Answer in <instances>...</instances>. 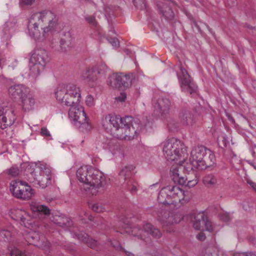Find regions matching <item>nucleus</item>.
Listing matches in <instances>:
<instances>
[{
    "instance_id": "obj_1",
    "label": "nucleus",
    "mask_w": 256,
    "mask_h": 256,
    "mask_svg": "<svg viewBox=\"0 0 256 256\" xmlns=\"http://www.w3.org/2000/svg\"><path fill=\"white\" fill-rule=\"evenodd\" d=\"M58 21L56 15L50 10L36 12L28 20V35L36 40H44L50 32L56 30Z\"/></svg>"
},
{
    "instance_id": "obj_2",
    "label": "nucleus",
    "mask_w": 256,
    "mask_h": 256,
    "mask_svg": "<svg viewBox=\"0 0 256 256\" xmlns=\"http://www.w3.org/2000/svg\"><path fill=\"white\" fill-rule=\"evenodd\" d=\"M78 180L84 184V190L92 195L100 192V189L106 182L103 174L99 170L89 166L80 168L76 172Z\"/></svg>"
},
{
    "instance_id": "obj_3",
    "label": "nucleus",
    "mask_w": 256,
    "mask_h": 256,
    "mask_svg": "<svg viewBox=\"0 0 256 256\" xmlns=\"http://www.w3.org/2000/svg\"><path fill=\"white\" fill-rule=\"evenodd\" d=\"M162 152L164 158L170 162H178L182 166L188 158L187 148L179 140L172 138L162 144Z\"/></svg>"
},
{
    "instance_id": "obj_4",
    "label": "nucleus",
    "mask_w": 256,
    "mask_h": 256,
    "mask_svg": "<svg viewBox=\"0 0 256 256\" xmlns=\"http://www.w3.org/2000/svg\"><path fill=\"white\" fill-rule=\"evenodd\" d=\"M138 120H134L130 116H125L120 119L118 124L114 130V136L121 140H130L139 132L140 128Z\"/></svg>"
},
{
    "instance_id": "obj_5",
    "label": "nucleus",
    "mask_w": 256,
    "mask_h": 256,
    "mask_svg": "<svg viewBox=\"0 0 256 256\" xmlns=\"http://www.w3.org/2000/svg\"><path fill=\"white\" fill-rule=\"evenodd\" d=\"M190 160L194 167L203 170L212 166L215 164L216 158L212 151L201 146L192 149Z\"/></svg>"
},
{
    "instance_id": "obj_6",
    "label": "nucleus",
    "mask_w": 256,
    "mask_h": 256,
    "mask_svg": "<svg viewBox=\"0 0 256 256\" xmlns=\"http://www.w3.org/2000/svg\"><path fill=\"white\" fill-rule=\"evenodd\" d=\"M56 100L66 106L78 104L80 100V90L75 84H69L59 86L56 92Z\"/></svg>"
},
{
    "instance_id": "obj_7",
    "label": "nucleus",
    "mask_w": 256,
    "mask_h": 256,
    "mask_svg": "<svg viewBox=\"0 0 256 256\" xmlns=\"http://www.w3.org/2000/svg\"><path fill=\"white\" fill-rule=\"evenodd\" d=\"M188 192L178 186H168L162 188L158 194V200L160 204H170L174 201L180 202L189 200Z\"/></svg>"
},
{
    "instance_id": "obj_8",
    "label": "nucleus",
    "mask_w": 256,
    "mask_h": 256,
    "mask_svg": "<svg viewBox=\"0 0 256 256\" xmlns=\"http://www.w3.org/2000/svg\"><path fill=\"white\" fill-rule=\"evenodd\" d=\"M126 232L133 236L134 240L140 242L141 244H148L151 243V240L148 236V234L156 238H158L162 236L160 230L150 224H145L143 229L136 226Z\"/></svg>"
},
{
    "instance_id": "obj_9",
    "label": "nucleus",
    "mask_w": 256,
    "mask_h": 256,
    "mask_svg": "<svg viewBox=\"0 0 256 256\" xmlns=\"http://www.w3.org/2000/svg\"><path fill=\"white\" fill-rule=\"evenodd\" d=\"M28 181L35 186L46 188L51 184L52 173L50 168L44 165L37 166L36 170L27 174Z\"/></svg>"
},
{
    "instance_id": "obj_10",
    "label": "nucleus",
    "mask_w": 256,
    "mask_h": 256,
    "mask_svg": "<svg viewBox=\"0 0 256 256\" xmlns=\"http://www.w3.org/2000/svg\"><path fill=\"white\" fill-rule=\"evenodd\" d=\"M47 62L48 55L46 50H38L34 51L30 58L29 76L36 78L44 70Z\"/></svg>"
},
{
    "instance_id": "obj_11",
    "label": "nucleus",
    "mask_w": 256,
    "mask_h": 256,
    "mask_svg": "<svg viewBox=\"0 0 256 256\" xmlns=\"http://www.w3.org/2000/svg\"><path fill=\"white\" fill-rule=\"evenodd\" d=\"M69 106L70 108L68 112V116L74 124L83 132L90 130L91 126L87 121L84 108L78 107V104Z\"/></svg>"
},
{
    "instance_id": "obj_12",
    "label": "nucleus",
    "mask_w": 256,
    "mask_h": 256,
    "mask_svg": "<svg viewBox=\"0 0 256 256\" xmlns=\"http://www.w3.org/2000/svg\"><path fill=\"white\" fill-rule=\"evenodd\" d=\"M10 190L17 198L29 200L34 194V190L26 182L14 180L10 183Z\"/></svg>"
},
{
    "instance_id": "obj_13",
    "label": "nucleus",
    "mask_w": 256,
    "mask_h": 256,
    "mask_svg": "<svg viewBox=\"0 0 256 256\" xmlns=\"http://www.w3.org/2000/svg\"><path fill=\"white\" fill-rule=\"evenodd\" d=\"M180 73L178 74L182 91L192 94L196 92L197 86L192 81L186 70L180 64L179 66Z\"/></svg>"
},
{
    "instance_id": "obj_14",
    "label": "nucleus",
    "mask_w": 256,
    "mask_h": 256,
    "mask_svg": "<svg viewBox=\"0 0 256 256\" xmlns=\"http://www.w3.org/2000/svg\"><path fill=\"white\" fill-rule=\"evenodd\" d=\"M132 74H116L109 77L108 84L113 88H128L132 84Z\"/></svg>"
},
{
    "instance_id": "obj_15",
    "label": "nucleus",
    "mask_w": 256,
    "mask_h": 256,
    "mask_svg": "<svg viewBox=\"0 0 256 256\" xmlns=\"http://www.w3.org/2000/svg\"><path fill=\"white\" fill-rule=\"evenodd\" d=\"M172 106V102L168 98H160L154 105V112L158 116L165 118L169 114Z\"/></svg>"
},
{
    "instance_id": "obj_16",
    "label": "nucleus",
    "mask_w": 256,
    "mask_h": 256,
    "mask_svg": "<svg viewBox=\"0 0 256 256\" xmlns=\"http://www.w3.org/2000/svg\"><path fill=\"white\" fill-rule=\"evenodd\" d=\"M181 220L182 218L178 214L168 210L162 211L158 216V220L164 228L177 224Z\"/></svg>"
},
{
    "instance_id": "obj_17",
    "label": "nucleus",
    "mask_w": 256,
    "mask_h": 256,
    "mask_svg": "<svg viewBox=\"0 0 256 256\" xmlns=\"http://www.w3.org/2000/svg\"><path fill=\"white\" fill-rule=\"evenodd\" d=\"M12 218L18 222L21 225L28 227L30 225V216L24 210L22 209L12 210L10 213Z\"/></svg>"
},
{
    "instance_id": "obj_18",
    "label": "nucleus",
    "mask_w": 256,
    "mask_h": 256,
    "mask_svg": "<svg viewBox=\"0 0 256 256\" xmlns=\"http://www.w3.org/2000/svg\"><path fill=\"white\" fill-rule=\"evenodd\" d=\"M183 168L182 166H172L170 169V176L175 184L184 186L186 184L188 180H192L190 176H186L181 174Z\"/></svg>"
},
{
    "instance_id": "obj_19",
    "label": "nucleus",
    "mask_w": 256,
    "mask_h": 256,
    "mask_svg": "<svg viewBox=\"0 0 256 256\" xmlns=\"http://www.w3.org/2000/svg\"><path fill=\"white\" fill-rule=\"evenodd\" d=\"M121 118L111 114L107 115L102 120V126L108 132L112 134L118 126L120 124Z\"/></svg>"
},
{
    "instance_id": "obj_20",
    "label": "nucleus",
    "mask_w": 256,
    "mask_h": 256,
    "mask_svg": "<svg viewBox=\"0 0 256 256\" xmlns=\"http://www.w3.org/2000/svg\"><path fill=\"white\" fill-rule=\"evenodd\" d=\"M9 96L13 99H20L28 94L30 90L28 88L22 84H18L12 86L8 88Z\"/></svg>"
},
{
    "instance_id": "obj_21",
    "label": "nucleus",
    "mask_w": 256,
    "mask_h": 256,
    "mask_svg": "<svg viewBox=\"0 0 256 256\" xmlns=\"http://www.w3.org/2000/svg\"><path fill=\"white\" fill-rule=\"evenodd\" d=\"M20 101L22 108L25 112L30 111L33 109L36 104L35 98L30 92L21 99Z\"/></svg>"
},
{
    "instance_id": "obj_22",
    "label": "nucleus",
    "mask_w": 256,
    "mask_h": 256,
    "mask_svg": "<svg viewBox=\"0 0 256 256\" xmlns=\"http://www.w3.org/2000/svg\"><path fill=\"white\" fill-rule=\"evenodd\" d=\"M80 76L82 80L88 83L94 82L97 80L96 72L92 66H90L84 70Z\"/></svg>"
},
{
    "instance_id": "obj_23",
    "label": "nucleus",
    "mask_w": 256,
    "mask_h": 256,
    "mask_svg": "<svg viewBox=\"0 0 256 256\" xmlns=\"http://www.w3.org/2000/svg\"><path fill=\"white\" fill-rule=\"evenodd\" d=\"M180 122L183 126H192L194 122V116L190 112L187 110H182L179 114Z\"/></svg>"
},
{
    "instance_id": "obj_24",
    "label": "nucleus",
    "mask_w": 256,
    "mask_h": 256,
    "mask_svg": "<svg viewBox=\"0 0 256 256\" xmlns=\"http://www.w3.org/2000/svg\"><path fill=\"white\" fill-rule=\"evenodd\" d=\"M206 215L204 212H199L194 214L193 226L194 229L198 230H204Z\"/></svg>"
},
{
    "instance_id": "obj_25",
    "label": "nucleus",
    "mask_w": 256,
    "mask_h": 256,
    "mask_svg": "<svg viewBox=\"0 0 256 256\" xmlns=\"http://www.w3.org/2000/svg\"><path fill=\"white\" fill-rule=\"evenodd\" d=\"M134 167L133 166H126L123 168L120 172V176L123 179L124 182H130L132 180V178L134 174Z\"/></svg>"
},
{
    "instance_id": "obj_26",
    "label": "nucleus",
    "mask_w": 256,
    "mask_h": 256,
    "mask_svg": "<svg viewBox=\"0 0 256 256\" xmlns=\"http://www.w3.org/2000/svg\"><path fill=\"white\" fill-rule=\"evenodd\" d=\"M76 236L78 240L86 243L90 248H94L96 244V242L95 240L90 238L88 235L83 232L76 234Z\"/></svg>"
},
{
    "instance_id": "obj_27",
    "label": "nucleus",
    "mask_w": 256,
    "mask_h": 256,
    "mask_svg": "<svg viewBox=\"0 0 256 256\" xmlns=\"http://www.w3.org/2000/svg\"><path fill=\"white\" fill-rule=\"evenodd\" d=\"M204 184L208 188L214 187L218 182L216 176L213 174H208L206 175L202 178Z\"/></svg>"
},
{
    "instance_id": "obj_28",
    "label": "nucleus",
    "mask_w": 256,
    "mask_h": 256,
    "mask_svg": "<svg viewBox=\"0 0 256 256\" xmlns=\"http://www.w3.org/2000/svg\"><path fill=\"white\" fill-rule=\"evenodd\" d=\"M31 210L34 212H41L45 215L50 214V210L45 205L38 204L32 202L30 204Z\"/></svg>"
},
{
    "instance_id": "obj_29",
    "label": "nucleus",
    "mask_w": 256,
    "mask_h": 256,
    "mask_svg": "<svg viewBox=\"0 0 256 256\" xmlns=\"http://www.w3.org/2000/svg\"><path fill=\"white\" fill-rule=\"evenodd\" d=\"M22 172L20 168L16 166H13L10 168L6 170L4 172L11 177H16L19 176Z\"/></svg>"
},
{
    "instance_id": "obj_30",
    "label": "nucleus",
    "mask_w": 256,
    "mask_h": 256,
    "mask_svg": "<svg viewBox=\"0 0 256 256\" xmlns=\"http://www.w3.org/2000/svg\"><path fill=\"white\" fill-rule=\"evenodd\" d=\"M204 256H228V255L216 248H208L206 250Z\"/></svg>"
},
{
    "instance_id": "obj_31",
    "label": "nucleus",
    "mask_w": 256,
    "mask_h": 256,
    "mask_svg": "<svg viewBox=\"0 0 256 256\" xmlns=\"http://www.w3.org/2000/svg\"><path fill=\"white\" fill-rule=\"evenodd\" d=\"M204 256H228V255L216 248H208L206 250Z\"/></svg>"
},
{
    "instance_id": "obj_32",
    "label": "nucleus",
    "mask_w": 256,
    "mask_h": 256,
    "mask_svg": "<svg viewBox=\"0 0 256 256\" xmlns=\"http://www.w3.org/2000/svg\"><path fill=\"white\" fill-rule=\"evenodd\" d=\"M160 10L162 15L167 19L170 20L174 17L173 11L170 8L167 6L166 4H164Z\"/></svg>"
},
{
    "instance_id": "obj_33",
    "label": "nucleus",
    "mask_w": 256,
    "mask_h": 256,
    "mask_svg": "<svg viewBox=\"0 0 256 256\" xmlns=\"http://www.w3.org/2000/svg\"><path fill=\"white\" fill-rule=\"evenodd\" d=\"M52 220L54 223L60 226L63 227L66 226V223L68 221V218L65 216H56L53 218V219Z\"/></svg>"
},
{
    "instance_id": "obj_34",
    "label": "nucleus",
    "mask_w": 256,
    "mask_h": 256,
    "mask_svg": "<svg viewBox=\"0 0 256 256\" xmlns=\"http://www.w3.org/2000/svg\"><path fill=\"white\" fill-rule=\"evenodd\" d=\"M69 34L68 36L65 38H61L60 42V47L61 52H65L70 47V42Z\"/></svg>"
},
{
    "instance_id": "obj_35",
    "label": "nucleus",
    "mask_w": 256,
    "mask_h": 256,
    "mask_svg": "<svg viewBox=\"0 0 256 256\" xmlns=\"http://www.w3.org/2000/svg\"><path fill=\"white\" fill-rule=\"evenodd\" d=\"M93 66L94 68L96 74H104L108 70V68L106 65L102 63L96 64Z\"/></svg>"
},
{
    "instance_id": "obj_36",
    "label": "nucleus",
    "mask_w": 256,
    "mask_h": 256,
    "mask_svg": "<svg viewBox=\"0 0 256 256\" xmlns=\"http://www.w3.org/2000/svg\"><path fill=\"white\" fill-rule=\"evenodd\" d=\"M30 237L34 240V242H44V236L38 232H34L30 234Z\"/></svg>"
},
{
    "instance_id": "obj_37",
    "label": "nucleus",
    "mask_w": 256,
    "mask_h": 256,
    "mask_svg": "<svg viewBox=\"0 0 256 256\" xmlns=\"http://www.w3.org/2000/svg\"><path fill=\"white\" fill-rule=\"evenodd\" d=\"M90 207L94 212L98 213L102 212L106 210L105 208L102 204H94L91 205Z\"/></svg>"
},
{
    "instance_id": "obj_38",
    "label": "nucleus",
    "mask_w": 256,
    "mask_h": 256,
    "mask_svg": "<svg viewBox=\"0 0 256 256\" xmlns=\"http://www.w3.org/2000/svg\"><path fill=\"white\" fill-rule=\"evenodd\" d=\"M0 120V127L2 129L5 128L8 126H10L12 124V120H10L8 121L6 116H2Z\"/></svg>"
},
{
    "instance_id": "obj_39",
    "label": "nucleus",
    "mask_w": 256,
    "mask_h": 256,
    "mask_svg": "<svg viewBox=\"0 0 256 256\" xmlns=\"http://www.w3.org/2000/svg\"><path fill=\"white\" fill-rule=\"evenodd\" d=\"M128 185V189L132 194H136L137 192L136 185L134 184L133 180L126 182Z\"/></svg>"
},
{
    "instance_id": "obj_40",
    "label": "nucleus",
    "mask_w": 256,
    "mask_h": 256,
    "mask_svg": "<svg viewBox=\"0 0 256 256\" xmlns=\"http://www.w3.org/2000/svg\"><path fill=\"white\" fill-rule=\"evenodd\" d=\"M10 237V233L9 231L2 230L0 232V240L6 241Z\"/></svg>"
},
{
    "instance_id": "obj_41",
    "label": "nucleus",
    "mask_w": 256,
    "mask_h": 256,
    "mask_svg": "<svg viewBox=\"0 0 256 256\" xmlns=\"http://www.w3.org/2000/svg\"><path fill=\"white\" fill-rule=\"evenodd\" d=\"M198 182V178L195 174H194V178L192 180H188L185 186L188 188H192L195 186Z\"/></svg>"
},
{
    "instance_id": "obj_42",
    "label": "nucleus",
    "mask_w": 256,
    "mask_h": 256,
    "mask_svg": "<svg viewBox=\"0 0 256 256\" xmlns=\"http://www.w3.org/2000/svg\"><path fill=\"white\" fill-rule=\"evenodd\" d=\"M204 228L208 232H212L213 230V227L210 222L208 220V217L206 216V224L204 225Z\"/></svg>"
},
{
    "instance_id": "obj_43",
    "label": "nucleus",
    "mask_w": 256,
    "mask_h": 256,
    "mask_svg": "<svg viewBox=\"0 0 256 256\" xmlns=\"http://www.w3.org/2000/svg\"><path fill=\"white\" fill-rule=\"evenodd\" d=\"M40 133L42 136L48 138L50 139H52L50 134L46 128H42L40 130Z\"/></svg>"
},
{
    "instance_id": "obj_44",
    "label": "nucleus",
    "mask_w": 256,
    "mask_h": 256,
    "mask_svg": "<svg viewBox=\"0 0 256 256\" xmlns=\"http://www.w3.org/2000/svg\"><path fill=\"white\" fill-rule=\"evenodd\" d=\"M86 103L87 106H92L94 105V98L91 95H88L86 96Z\"/></svg>"
},
{
    "instance_id": "obj_45",
    "label": "nucleus",
    "mask_w": 256,
    "mask_h": 256,
    "mask_svg": "<svg viewBox=\"0 0 256 256\" xmlns=\"http://www.w3.org/2000/svg\"><path fill=\"white\" fill-rule=\"evenodd\" d=\"M108 40L114 48H117L119 46V42L116 38H108Z\"/></svg>"
},
{
    "instance_id": "obj_46",
    "label": "nucleus",
    "mask_w": 256,
    "mask_h": 256,
    "mask_svg": "<svg viewBox=\"0 0 256 256\" xmlns=\"http://www.w3.org/2000/svg\"><path fill=\"white\" fill-rule=\"evenodd\" d=\"M12 254L14 256H29L17 248L12 250Z\"/></svg>"
},
{
    "instance_id": "obj_47",
    "label": "nucleus",
    "mask_w": 256,
    "mask_h": 256,
    "mask_svg": "<svg viewBox=\"0 0 256 256\" xmlns=\"http://www.w3.org/2000/svg\"><path fill=\"white\" fill-rule=\"evenodd\" d=\"M234 256H256V254L252 252H247L234 254Z\"/></svg>"
},
{
    "instance_id": "obj_48",
    "label": "nucleus",
    "mask_w": 256,
    "mask_h": 256,
    "mask_svg": "<svg viewBox=\"0 0 256 256\" xmlns=\"http://www.w3.org/2000/svg\"><path fill=\"white\" fill-rule=\"evenodd\" d=\"M35 2V0H20V4L23 6H31Z\"/></svg>"
},
{
    "instance_id": "obj_49",
    "label": "nucleus",
    "mask_w": 256,
    "mask_h": 256,
    "mask_svg": "<svg viewBox=\"0 0 256 256\" xmlns=\"http://www.w3.org/2000/svg\"><path fill=\"white\" fill-rule=\"evenodd\" d=\"M86 20L90 24L94 26H96V19L94 16H88L86 18Z\"/></svg>"
},
{
    "instance_id": "obj_50",
    "label": "nucleus",
    "mask_w": 256,
    "mask_h": 256,
    "mask_svg": "<svg viewBox=\"0 0 256 256\" xmlns=\"http://www.w3.org/2000/svg\"><path fill=\"white\" fill-rule=\"evenodd\" d=\"M126 98V94L124 92H122L120 94V96L116 98V100L120 102H124Z\"/></svg>"
},
{
    "instance_id": "obj_51",
    "label": "nucleus",
    "mask_w": 256,
    "mask_h": 256,
    "mask_svg": "<svg viewBox=\"0 0 256 256\" xmlns=\"http://www.w3.org/2000/svg\"><path fill=\"white\" fill-rule=\"evenodd\" d=\"M220 218L222 220L227 222H228L230 220V217L228 214L226 213V214H224L221 215Z\"/></svg>"
},
{
    "instance_id": "obj_52",
    "label": "nucleus",
    "mask_w": 256,
    "mask_h": 256,
    "mask_svg": "<svg viewBox=\"0 0 256 256\" xmlns=\"http://www.w3.org/2000/svg\"><path fill=\"white\" fill-rule=\"evenodd\" d=\"M247 182L251 186V188L256 192V183L251 180H248Z\"/></svg>"
},
{
    "instance_id": "obj_53",
    "label": "nucleus",
    "mask_w": 256,
    "mask_h": 256,
    "mask_svg": "<svg viewBox=\"0 0 256 256\" xmlns=\"http://www.w3.org/2000/svg\"><path fill=\"white\" fill-rule=\"evenodd\" d=\"M196 238L200 240L203 241L206 239V236L203 232H200L196 236Z\"/></svg>"
},
{
    "instance_id": "obj_54",
    "label": "nucleus",
    "mask_w": 256,
    "mask_h": 256,
    "mask_svg": "<svg viewBox=\"0 0 256 256\" xmlns=\"http://www.w3.org/2000/svg\"><path fill=\"white\" fill-rule=\"evenodd\" d=\"M236 0H227V4L229 6H232L236 3Z\"/></svg>"
},
{
    "instance_id": "obj_55",
    "label": "nucleus",
    "mask_w": 256,
    "mask_h": 256,
    "mask_svg": "<svg viewBox=\"0 0 256 256\" xmlns=\"http://www.w3.org/2000/svg\"><path fill=\"white\" fill-rule=\"evenodd\" d=\"M84 214L86 215V217H88V219L89 220H92V216H90L88 215V212H84Z\"/></svg>"
},
{
    "instance_id": "obj_56",
    "label": "nucleus",
    "mask_w": 256,
    "mask_h": 256,
    "mask_svg": "<svg viewBox=\"0 0 256 256\" xmlns=\"http://www.w3.org/2000/svg\"><path fill=\"white\" fill-rule=\"evenodd\" d=\"M124 252L126 253V254L128 256H134V254L129 252H127V251H125L124 250Z\"/></svg>"
},
{
    "instance_id": "obj_57",
    "label": "nucleus",
    "mask_w": 256,
    "mask_h": 256,
    "mask_svg": "<svg viewBox=\"0 0 256 256\" xmlns=\"http://www.w3.org/2000/svg\"><path fill=\"white\" fill-rule=\"evenodd\" d=\"M249 164H250L251 166H252L254 167V169H256V164H255L254 162H249Z\"/></svg>"
},
{
    "instance_id": "obj_58",
    "label": "nucleus",
    "mask_w": 256,
    "mask_h": 256,
    "mask_svg": "<svg viewBox=\"0 0 256 256\" xmlns=\"http://www.w3.org/2000/svg\"><path fill=\"white\" fill-rule=\"evenodd\" d=\"M194 26H195L198 28V30L199 32H200V26L197 24H196V22L194 23Z\"/></svg>"
},
{
    "instance_id": "obj_59",
    "label": "nucleus",
    "mask_w": 256,
    "mask_h": 256,
    "mask_svg": "<svg viewBox=\"0 0 256 256\" xmlns=\"http://www.w3.org/2000/svg\"><path fill=\"white\" fill-rule=\"evenodd\" d=\"M10 256H13L12 254V252H10Z\"/></svg>"
},
{
    "instance_id": "obj_60",
    "label": "nucleus",
    "mask_w": 256,
    "mask_h": 256,
    "mask_svg": "<svg viewBox=\"0 0 256 256\" xmlns=\"http://www.w3.org/2000/svg\"><path fill=\"white\" fill-rule=\"evenodd\" d=\"M11 112L12 114H13L14 113V110H11Z\"/></svg>"
},
{
    "instance_id": "obj_61",
    "label": "nucleus",
    "mask_w": 256,
    "mask_h": 256,
    "mask_svg": "<svg viewBox=\"0 0 256 256\" xmlns=\"http://www.w3.org/2000/svg\"><path fill=\"white\" fill-rule=\"evenodd\" d=\"M255 148L256 149V147Z\"/></svg>"
}]
</instances>
